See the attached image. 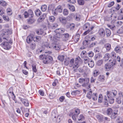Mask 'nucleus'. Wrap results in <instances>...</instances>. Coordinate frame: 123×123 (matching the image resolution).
<instances>
[{"label":"nucleus","mask_w":123,"mask_h":123,"mask_svg":"<svg viewBox=\"0 0 123 123\" xmlns=\"http://www.w3.org/2000/svg\"><path fill=\"white\" fill-rule=\"evenodd\" d=\"M7 39L8 41H5L2 43V44L5 49L8 50L11 47V44H12V40H10L11 39L7 38Z\"/></svg>","instance_id":"f257e3e1"},{"label":"nucleus","mask_w":123,"mask_h":123,"mask_svg":"<svg viewBox=\"0 0 123 123\" xmlns=\"http://www.w3.org/2000/svg\"><path fill=\"white\" fill-rule=\"evenodd\" d=\"M74 59L73 58L71 59L70 61L69 64V66L70 67H72L73 66L74 70L77 69L79 67L78 61L77 60L75 61V62L74 64Z\"/></svg>","instance_id":"f03ea898"},{"label":"nucleus","mask_w":123,"mask_h":123,"mask_svg":"<svg viewBox=\"0 0 123 123\" xmlns=\"http://www.w3.org/2000/svg\"><path fill=\"white\" fill-rule=\"evenodd\" d=\"M111 45L109 43L105 44L103 48L102 51L103 52L105 53L109 51L111 49Z\"/></svg>","instance_id":"7ed1b4c3"},{"label":"nucleus","mask_w":123,"mask_h":123,"mask_svg":"<svg viewBox=\"0 0 123 123\" xmlns=\"http://www.w3.org/2000/svg\"><path fill=\"white\" fill-rule=\"evenodd\" d=\"M53 60L52 58L48 55H46L43 61V63L45 64H48L51 62Z\"/></svg>","instance_id":"20e7f679"},{"label":"nucleus","mask_w":123,"mask_h":123,"mask_svg":"<svg viewBox=\"0 0 123 123\" xmlns=\"http://www.w3.org/2000/svg\"><path fill=\"white\" fill-rule=\"evenodd\" d=\"M7 32L5 33H2L0 36V42H1L3 41L4 42L5 41H8V39L7 38Z\"/></svg>","instance_id":"39448f33"},{"label":"nucleus","mask_w":123,"mask_h":123,"mask_svg":"<svg viewBox=\"0 0 123 123\" xmlns=\"http://www.w3.org/2000/svg\"><path fill=\"white\" fill-rule=\"evenodd\" d=\"M117 94V91L115 90L112 91V92H110L107 91V96L108 98H110V97H115Z\"/></svg>","instance_id":"423d86ee"},{"label":"nucleus","mask_w":123,"mask_h":123,"mask_svg":"<svg viewBox=\"0 0 123 123\" xmlns=\"http://www.w3.org/2000/svg\"><path fill=\"white\" fill-rule=\"evenodd\" d=\"M48 9L49 10H51L52 11V13L54 15H56L57 14L58 12L56 11L55 8H54L53 6L51 5H49Z\"/></svg>","instance_id":"0eeeda50"},{"label":"nucleus","mask_w":123,"mask_h":123,"mask_svg":"<svg viewBox=\"0 0 123 123\" xmlns=\"http://www.w3.org/2000/svg\"><path fill=\"white\" fill-rule=\"evenodd\" d=\"M52 48L56 50H59L61 48V46L59 44L56 43H53L51 44Z\"/></svg>","instance_id":"6e6552de"},{"label":"nucleus","mask_w":123,"mask_h":123,"mask_svg":"<svg viewBox=\"0 0 123 123\" xmlns=\"http://www.w3.org/2000/svg\"><path fill=\"white\" fill-rule=\"evenodd\" d=\"M34 36L31 34H30L26 38V42L27 43H29L32 41L33 40Z\"/></svg>","instance_id":"1a4fd4ad"},{"label":"nucleus","mask_w":123,"mask_h":123,"mask_svg":"<svg viewBox=\"0 0 123 123\" xmlns=\"http://www.w3.org/2000/svg\"><path fill=\"white\" fill-rule=\"evenodd\" d=\"M114 50L116 53L121 54L122 53V48L119 46L118 45L115 47Z\"/></svg>","instance_id":"9d476101"},{"label":"nucleus","mask_w":123,"mask_h":123,"mask_svg":"<svg viewBox=\"0 0 123 123\" xmlns=\"http://www.w3.org/2000/svg\"><path fill=\"white\" fill-rule=\"evenodd\" d=\"M69 35L68 33L64 34H62V37L63 40L64 41H66L68 39Z\"/></svg>","instance_id":"9b49d317"},{"label":"nucleus","mask_w":123,"mask_h":123,"mask_svg":"<svg viewBox=\"0 0 123 123\" xmlns=\"http://www.w3.org/2000/svg\"><path fill=\"white\" fill-rule=\"evenodd\" d=\"M96 117L99 122H101L103 121L104 117L103 115H96Z\"/></svg>","instance_id":"f8f14e48"},{"label":"nucleus","mask_w":123,"mask_h":123,"mask_svg":"<svg viewBox=\"0 0 123 123\" xmlns=\"http://www.w3.org/2000/svg\"><path fill=\"white\" fill-rule=\"evenodd\" d=\"M46 17V14H42L38 19V21L40 22L42 21Z\"/></svg>","instance_id":"ddd939ff"},{"label":"nucleus","mask_w":123,"mask_h":123,"mask_svg":"<svg viewBox=\"0 0 123 123\" xmlns=\"http://www.w3.org/2000/svg\"><path fill=\"white\" fill-rule=\"evenodd\" d=\"M83 83L82 85V86H86L88 84L89 81V78H85Z\"/></svg>","instance_id":"4468645a"},{"label":"nucleus","mask_w":123,"mask_h":123,"mask_svg":"<svg viewBox=\"0 0 123 123\" xmlns=\"http://www.w3.org/2000/svg\"><path fill=\"white\" fill-rule=\"evenodd\" d=\"M59 20L62 23L65 24L66 23V20L65 18L63 17H60L59 18Z\"/></svg>","instance_id":"2eb2a0df"},{"label":"nucleus","mask_w":123,"mask_h":123,"mask_svg":"<svg viewBox=\"0 0 123 123\" xmlns=\"http://www.w3.org/2000/svg\"><path fill=\"white\" fill-rule=\"evenodd\" d=\"M65 31V29L63 28H59L56 29L55 31V32H59L60 34L63 33Z\"/></svg>","instance_id":"dca6fc26"},{"label":"nucleus","mask_w":123,"mask_h":123,"mask_svg":"<svg viewBox=\"0 0 123 123\" xmlns=\"http://www.w3.org/2000/svg\"><path fill=\"white\" fill-rule=\"evenodd\" d=\"M112 67L111 65L109 63L106 64L105 66V68L106 70L108 71L111 68V67Z\"/></svg>","instance_id":"f3484780"},{"label":"nucleus","mask_w":123,"mask_h":123,"mask_svg":"<svg viewBox=\"0 0 123 123\" xmlns=\"http://www.w3.org/2000/svg\"><path fill=\"white\" fill-rule=\"evenodd\" d=\"M90 28V24L88 23H86L83 26V29L84 30H86L87 29H89Z\"/></svg>","instance_id":"a211bd4d"},{"label":"nucleus","mask_w":123,"mask_h":123,"mask_svg":"<svg viewBox=\"0 0 123 123\" xmlns=\"http://www.w3.org/2000/svg\"><path fill=\"white\" fill-rule=\"evenodd\" d=\"M98 33L100 35L102 36H104L105 35L104 30L102 29H100Z\"/></svg>","instance_id":"6ab92c4d"},{"label":"nucleus","mask_w":123,"mask_h":123,"mask_svg":"<svg viewBox=\"0 0 123 123\" xmlns=\"http://www.w3.org/2000/svg\"><path fill=\"white\" fill-rule=\"evenodd\" d=\"M41 39V37L39 36H37L36 37H34L33 41L34 42H38L40 41Z\"/></svg>","instance_id":"aec40b11"},{"label":"nucleus","mask_w":123,"mask_h":123,"mask_svg":"<svg viewBox=\"0 0 123 123\" xmlns=\"http://www.w3.org/2000/svg\"><path fill=\"white\" fill-rule=\"evenodd\" d=\"M55 9L58 12L61 13L62 11V7L61 6L59 5Z\"/></svg>","instance_id":"412c9836"},{"label":"nucleus","mask_w":123,"mask_h":123,"mask_svg":"<svg viewBox=\"0 0 123 123\" xmlns=\"http://www.w3.org/2000/svg\"><path fill=\"white\" fill-rule=\"evenodd\" d=\"M45 48H43V47H41L37 49L36 50V51L37 53H41L42 52H44V50Z\"/></svg>","instance_id":"4be33fe9"},{"label":"nucleus","mask_w":123,"mask_h":123,"mask_svg":"<svg viewBox=\"0 0 123 123\" xmlns=\"http://www.w3.org/2000/svg\"><path fill=\"white\" fill-rule=\"evenodd\" d=\"M88 65L91 68H92L94 67V62L90 59L89 61Z\"/></svg>","instance_id":"5701e85b"},{"label":"nucleus","mask_w":123,"mask_h":123,"mask_svg":"<svg viewBox=\"0 0 123 123\" xmlns=\"http://www.w3.org/2000/svg\"><path fill=\"white\" fill-rule=\"evenodd\" d=\"M28 17L31 18L33 16V13L32 11L31 10H29L28 12Z\"/></svg>","instance_id":"b1692460"},{"label":"nucleus","mask_w":123,"mask_h":123,"mask_svg":"<svg viewBox=\"0 0 123 123\" xmlns=\"http://www.w3.org/2000/svg\"><path fill=\"white\" fill-rule=\"evenodd\" d=\"M68 7L73 12L75 10V8L74 6L72 5L68 4Z\"/></svg>","instance_id":"393cba45"},{"label":"nucleus","mask_w":123,"mask_h":123,"mask_svg":"<svg viewBox=\"0 0 123 123\" xmlns=\"http://www.w3.org/2000/svg\"><path fill=\"white\" fill-rule=\"evenodd\" d=\"M105 79V77L103 75H100L98 77V80L101 82H103Z\"/></svg>","instance_id":"a878e982"},{"label":"nucleus","mask_w":123,"mask_h":123,"mask_svg":"<svg viewBox=\"0 0 123 123\" xmlns=\"http://www.w3.org/2000/svg\"><path fill=\"white\" fill-rule=\"evenodd\" d=\"M109 63L113 66L116 64V61L115 59L110 60Z\"/></svg>","instance_id":"bb28decb"},{"label":"nucleus","mask_w":123,"mask_h":123,"mask_svg":"<svg viewBox=\"0 0 123 123\" xmlns=\"http://www.w3.org/2000/svg\"><path fill=\"white\" fill-rule=\"evenodd\" d=\"M12 88H10L8 90L7 93L8 95L10 94L11 96L14 95L13 92L12 90Z\"/></svg>","instance_id":"cd10ccee"},{"label":"nucleus","mask_w":123,"mask_h":123,"mask_svg":"<svg viewBox=\"0 0 123 123\" xmlns=\"http://www.w3.org/2000/svg\"><path fill=\"white\" fill-rule=\"evenodd\" d=\"M74 18L75 20L79 21L81 18V16L80 15L76 14L74 16Z\"/></svg>","instance_id":"c85d7f7f"},{"label":"nucleus","mask_w":123,"mask_h":123,"mask_svg":"<svg viewBox=\"0 0 123 123\" xmlns=\"http://www.w3.org/2000/svg\"><path fill=\"white\" fill-rule=\"evenodd\" d=\"M5 33H5L7 32V38H9L8 37V35L9 34H10L12 33V31L11 29H9L7 30H5V31H4Z\"/></svg>","instance_id":"c756f323"},{"label":"nucleus","mask_w":123,"mask_h":123,"mask_svg":"<svg viewBox=\"0 0 123 123\" xmlns=\"http://www.w3.org/2000/svg\"><path fill=\"white\" fill-rule=\"evenodd\" d=\"M110 55L109 53H107L105 54L104 57V58L105 61H106L108 60L110 58Z\"/></svg>","instance_id":"7c9ffc66"},{"label":"nucleus","mask_w":123,"mask_h":123,"mask_svg":"<svg viewBox=\"0 0 123 123\" xmlns=\"http://www.w3.org/2000/svg\"><path fill=\"white\" fill-rule=\"evenodd\" d=\"M112 110L111 108H108L106 111L107 114L108 115H110L112 113Z\"/></svg>","instance_id":"2f4dec72"},{"label":"nucleus","mask_w":123,"mask_h":123,"mask_svg":"<svg viewBox=\"0 0 123 123\" xmlns=\"http://www.w3.org/2000/svg\"><path fill=\"white\" fill-rule=\"evenodd\" d=\"M96 38V37L95 36L91 35L89 37V38L88 40L90 41H93Z\"/></svg>","instance_id":"473e14b6"},{"label":"nucleus","mask_w":123,"mask_h":123,"mask_svg":"<svg viewBox=\"0 0 123 123\" xmlns=\"http://www.w3.org/2000/svg\"><path fill=\"white\" fill-rule=\"evenodd\" d=\"M117 115V113L114 112L111 114V117L112 119H114L116 117Z\"/></svg>","instance_id":"72a5a7b5"},{"label":"nucleus","mask_w":123,"mask_h":123,"mask_svg":"<svg viewBox=\"0 0 123 123\" xmlns=\"http://www.w3.org/2000/svg\"><path fill=\"white\" fill-rule=\"evenodd\" d=\"M105 31L106 36L108 37L111 34L110 30L108 29H106L105 30Z\"/></svg>","instance_id":"f704fd0d"},{"label":"nucleus","mask_w":123,"mask_h":123,"mask_svg":"<svg viewBox=\"0 0 123 123\" xmlns=\"http://www.w3.org/2000/svg\"><path fill=\"white\" fill-rule=\"evenodd\" d=\"M47 8V7L46 5H42L41 7V10L43 12L45 11Z\"/></svg>","instance_id":"c9c22d12"},{"label":"nucleus","mask_w":123,"mask_h":123,"mask_svg":"<svg viewBox=\"0 0 123 123\" xmlns=\"http://www.w3.org/2000/svg\"><path fill=\"white\" fill-rule=\"evenodd\" d=\"M77 118L79 121L83 120L84 119V117L83 115H80V116H78Z\"/></svg>","instance_id":"e433bc0d"},{"label":"nucleus","mask_w":123,"mask_h":123,"mask_svg":"<svg viewBox=\"0 0 123 123\" xmlns=\"http://www.w3.org/2000/svg\"><path fill=\"white\" fill-rule=\"evenodd\" d=\"M86 55H87L88 56L90 57H92L94 55V53L93 52L90 51L88 53H86Z\"/></svg>","instance_id":"4c0bfd02"},{"label":"nucleus","mask_w":123,"mask_h":123,"mask_svg":"<svg viewBox=\"0 0 123 123\" xmlns=\"http://www.w3.org/2000/svg\"><path fill=\"white\" fill-rule=\"evenodd\" d=\"M72 118L75 121H76V120L78 117L77 115L75 113H73L72 114Z\"/></svg>","instance_id":"58836bf2"},{"label":"nucleus","mask_w":123,"mask_h":123,"mask_svg":"<svg viewBox=\"0 0 123 123\" xmlns=\"http://www.w3.org/2000/svg\"><path fill=\"white\" fill-rule=\"evenodd\" d=\"M35 14L37 16H38L41 14V12L39 9H37L35 11Z\"/></svg>","instance_id":"ea45409f"},{"label":"nucleus","mask_w":123,"mask_h":123,"mask_svg":"<svg viewBox=\"0 0 123 123\" xmlns=\"http://www.w3.org/2000/svg\"><path fill=\"white\" fill-rule=\"evenodd\" d=\"M36 45L35 42H32L30 45V48L32 49H34L36 47Z\"/></svg>","instance_id":"a19ab883"},{"label":"nucleus","mask_w":123,"mask_h":123,"mask_svg":"<svg viewBox=\"0 0 123 123\" xmlns=\"http://www.w3.org/2000/svg\"><path fill=\"white\" fill-rule=\"evenodd\" d=\"M92 98L94 100H97L98 98L97 94L96 93H93L92 95Z\"/></svg>","instance_id":"79ce46f5"},{"label":"nucleus","mask_w":123,"mask_h":123,"mask_svg":"<svg viewBox=\"0 0 123 123\" xmlns=\"http://www.w3.org/2000/svg\"><path fill=\"white\" fill-rule=\"evenodd\" d=\"M107 25L108 27L112 30L115 29L116 27L114 25H110L107 24Z\"/></svg>","instance_id":"37998d69"},{"label":"nucleus","mask_w":123,"mask_h":123,"mask_svg":"<svg viewBox=\"0 0 123 123\" xmlns=\"http://www.w3.org/2000/svg\"><path fill=\"white\" fill-rule=\"evenodd\" d=\"M32 67L33 72L36 73L37 71V70L36 68V65L34 64H33L32 65Z\"/></svg>","instance_id":"c03bdc74"},{"label":"nucleus","mask_w":123,"mask_h":123,"mask_svg":"<svg viewBox=\"0 0 123 123\" xmlns=\"http://www.w3.org/2000/svg\"><path fill=\"white\" fill-rule=\"evenodd\" d=\"M61 36V34L59 32H56V34L54 36V37L55 38H59Z\"/></svg>","instance_id":"a18cd8bd"},{"label":"nucleus","mask_w":123,"mask_h":123,"mask_svg":"<svg viewBox=\"0 0 123 123\" xmlns=\"http://www.w3.org/2000/svg\"><path fill=\"white\" fill-rule=\"evenodd\" d=\"M92 92L91 91L88 93L86 95V96L89 99H90L92 97Z\"/></svg>","instance_id":"49530a36"},{"label":"nucleus","mask_w":123,"mask_h":123,"mask_svg":"<svg viewBox=\"0 0 123 123\" xmlns=\"http://www.w3.org/2000/svg\"><path fill=\"white\" fill-rule=\"evenodd\" d=\"M104 102L105 106H108V102L107 98V97L106 96H105V97Z\"/></svg>","instance_id":"de8ad7c7"},{"label":"nucleus","mask_w":123,"mask_h":123,"mask_svg":"<svg viewBox=\"0 0 123 123\" xmlns=\"http://www.w3.org/2000/svg\"><path fill=\"white\" fill-rule=\"evenodd\" d=\"M103 62V61L102 60H100L98 61L97 62V64L99 66L102 65Z\"/></svg>","instance_id":"09e8293b"},{"label":"nucleus","mask_w":123,"mask_h":123,"mask_svg":"<svg viewBox=\"0 0 123 123\" xmlns=\"http://www.w3.org/2000/svg\"><path fill=\"white\" fill-rule=\"evenodd\" d=\"M110 55L111 57L115 58L116 57V54L113 51L111 53Z\"/></svg>","instance_id":"8fccbe9b"},{"label":"nucleus","mask_w":123,"mask_h":123,"mask_svg":"<svg viewBox=\"0 0 123 123\" xmlns=\"http://www.w3.org/2000/svg\"><path fill=\"white\" fill-rule=\"evenodd\" d=\"M6 2L4 0H1L0 1V5H1L4 6L6 5Z\"/></svg>","instance_id":"3c124183"},{"label":"nucleus","mask_w":123,"mask_h":123,"mask_svg":"<svg viewBox=\"0 0 123 123\" xmlns=\"http://www.w3.org/2000/svg\"><path fill=\"white\" fill-rule=\"evenodd\" d=\"M63 13L65 16L67 15L68 13V10L66 9H64L63 12Z\"/></svg>","instance_id":"603ef678"},{"label":"nucleus","mask_w":123,"mask_h":123,"mask_svg":"<svg viewBox=\"0 0 123 123\" xmlns=\"http://www.w3.org/2000/svg\"><path fill=\"white\" fill-rule=\"evenodd\" d=\"M102 100V94H99L98 96V102L99 103H101Z\"/></svg>","instance_id":"864d4df0"},{"label":"nucleus","mask_w":123,"mask_h":123,"mask_svg":"<svg viewBox=\"0 0 123 123\" xmlns=\"http://www.w3.org/2000/svg\"><path fill=\"white\" fill-rule=\"evenodd\" d=\"M98 74L99 73L98 71L96 70L94 71L93 75L94 77L97 76Z\"/></svg>","instance_id":"5fc2aeb1"},{"label":"nucleus","mask_w":123,"mask_h":123,"mask_svg":"<svg viewBox=\"0 0 123 123\" xmlns=\"http://www.w3.org/2000/svg\"><path fill=\"white\" fill-rule=\"evenodd\" d=\"M34 22V20L33 19H28V23L29 24H31L33 23Z\"/></svg>","instance_id":"6e6d98bb"},{"label":"nucleus","mask_w":123,"mask_h":123,"mask_svg":"<svg viewBox=\"0 0 123 123\" xmlns=\"http://www.w3.org/2000/svg\"><path fill=\"white\" fill-rule=\"evenodd\" d=\"M75 27V25L74 24L72 23L70 24L69 27L70 28L71 30H73Z\"/></svg>","instance_id":"4d7b16f0"},{"label":"nucleus","mask_w":123,"mask_h":123,"mask_svg":"<svg viewBox=\"0 0 123 123\" xmlns=\"http://www.w3.org/2000/svg\"><path fill=\"white\" fill-rule=\"evenodd\" d=\"M58 58L61 61H62L64 59V56L62 55H59L58 57Z\"/></svg>","instance_id":"13d9d810"},{"label":"nucleus","mask_w":123,"mask_h":123,"mask_svg":"<svg viewBox=\"0 0 123 123\" xmlns=\"http://www.w3.org/2000/svg\"><path fill=\"white\" fill-rule=\"evenodd\" d=\"M55 18L53 16H51L49 17V20L51 22H53L55 20Z\"/></svg>","instance_id":"bf43d9fd"},{"label":"nucleus","mask_w":123,"mask_h":123,"mask_svg":"<svg viewBox=\"0 0 123 123\" xmlns=\"http://www.w3.org/2000/svg\"><path fill=\"white\" fill-rule=\"evenodd\" d=\"M6 11L8 14L9 15H12V12L11 9L10 8H8L6 10Z\"/></svg>","instance_id":"052dcab7"},{"label":"nucleus","mask_w":123,"mask_h":123,"mask_svg":"<svg viewBox=\"0 0 123 123\" xmlns=\"http://www.w3.org/2000/svg\"><path fill=\"white\" fill-rule=\"evenodd\" d=\"M79 4L80 5H83L84 3V0H79L78 1Z\"/></svg>","instance_id":"680f3d73"},{"label":"nucleus","mask_w":123,"mask_h":123,"mask_svg":"<svg viewBox=\"0 0 123 123\" xmlns=\"http://www.w3.org/2000/svg\"><path fill=\"white\" fill-rule=\"evenodd\" d=\"M57 115L56 113H55L53 111L52 112V118H56V116H57Z\"/></svg>","instance_id":"e2e57ef3"},{"label":"nucleus","mask_w":123,"mask_h":123,"mask_svg":"<svg viewBox=\"0 0 123 123\" xmlns=\"http://www.w3.org/2000/svg\"><path fill=\"white\" fill-rule=\"evenodd\" d=\"M46 55H40L39 56V59L41 60H43L45 58Z\"/></svg>","instance_id":"0e129e2a"},{"label":"nucleus","mask_w":123,"mask_h":123,"mask_svg":"<svg viewBox=\"0 0 123 123\" xmlns=\"http://www.w3.org/2000/svg\"><path fill=\"white\" fill-rule=\"evenodd\" d=\"M3 19L5 20L6 21H8L9 20V19L8 17L5 15H3Z\"/></svg>","instance_id":"69168bd1"},{"label":"nucleus","mask_w":123,"mask_h":123,"mask_svg":"<svg viewBox=\"0 0 123 123\" xmlns=\"http://www.w3.org/2000/svg\"><path fill=\"white\" fill-rule=\"evenodd\" d=\"M62 119V117L60 115H58L57 117L56 121L57 122H60Z\"/></svg>","instance_id":"338daca9"},{"label":"nucleus","mask_w":123,"mask_h":123,"mask_svg":"<svg viewBox=\"0 0 123 123\" xmlns=\"http://www.w3.org/2000/svg\"><path fill=\"white\" fill-rule=\"evenodd\" d=\"M85 78H80L79 80V82L81 84H83Z\"/></svg>","instance_id":"774afa93"}]
</instances>
